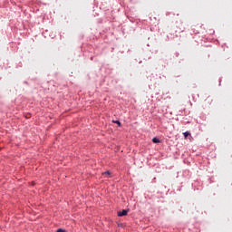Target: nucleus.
<instances>
[{
	"mask_svg": "<svg viewBox=\"0 0 232 232\" xmlns=\"http://www.w3.org/2000/svg\"><path fill=\"white\" fill-rule=\"evenodd\" d=\"M128 215V210L123 209L122 211L118 212V217H126Z\"/></svg>",
	"mask_w": 232,
	"mask_h": 232,
	"instance_id": "obj_1",
	"label": "nucleus"
},
{
	"mask_svg": "<svg viewBox=\"0 0 232 232\" xmlns=\"http://www.w3.org/2000/svg\"><path fill=\"white\" fill-rule=\"evenodd\" d=\"M152 142H154V144H159L160 142V140H159L158 138H153Z\"/></svg>",
	"mask_w": 232,
	"mask_h": 232,
	"instance_id": "obj_2",
	"label": "nucleus"
},
{
	"mask_svg": "<svg viewBox=\"0 0 232 232\" xmlns=\"http://www.w3.org/2000/svg\"><path fill=\"white\" fill-rule=\"evenodd\" d=\"M185 139H188V137H191V133H189L188 131H186L183 133Z\"/></svg>",
	"mask_w": 232,
	"mask_h": 232,
	"instance_id": "obj_3",
	"label": "nucleus"
},
{
	"mask_svg": "<svg viewBox=\"0 0 232 232\" xmlns=\"http://www.w3.org/2000/svg\"><path fill=\"white\" fill-rule=\"evenodd\" d=\"M113 122H114L115 124H118V126H121V121H113Z\"/></svg>",
	"mask_w": 232,
	"mask_h": 232,
	"instance_id": "obj_4",
	"label": "nucleus"
},
{
	"mask_svg": "<svg viewBox=\"0 0 232 232\" xmlns=\"http://www.w3.org/2000/svg\"><path fill=\"white\" fill-rule=\"evenodd\" d=\"M56 232H66V230H64L63 228H59Z\"/></svg>",
	"mask_w": 232,
	"mask_h": 232,
	"instance_id": "obj_5",
	"label": "nucleus"
},
{
	"mask_svg": "<svg viewBox=\"0 0 232 232\" xmlns=\"http://www.w3.org/2000/svg\"><path fill=\"white\" fill-rule=\"evenodd\" d=\"M102 175H111L110 171H105L102 173Z\"/></svg>",
	"mask_w": 232,
	"mask_h": 232,
	"instance_id": "obj_6",
	"label": "nucleus"
}]
</instances>
